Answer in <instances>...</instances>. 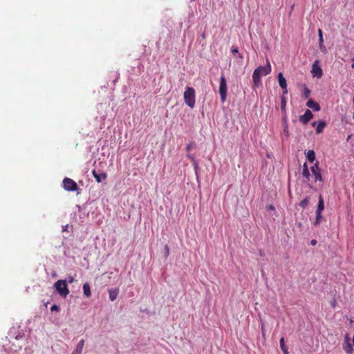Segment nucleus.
Here are the masks:
<instances>
[{"label":"nucleus","instance_id":"aec40b11","mask_svg":"<svg viewBox=\"0 0 354 354\" xmlns=\"http://www.w3.org/2000/svg\"><path fill=\"white\" fill-rule=\"evenodd\" d=\"M343 349L347 354H352L353 353V346L351 343L344 344L343 346Z\"/></svg>","mask_w":354,"mask_h":354},{"label":"nucleus","instance_id":"39448f33","mask_svg":"<svg viewBox=\"0 0 354 354\" xmlns=\"http://www.w3.org/2000/svg\"><path fill=\"white\" fill-rule=\"evenodd\" d=\"M63 187L64 189L70 192H73L77 189V183L69 178H65L63 180Z\"/></svg>","mask_w":354,"mask_h":354},{"label":"nucleus","instance_id":"6ab92c4d","mask_svg":"<svg viewBox=\"0 0 354 354\" xmlns=\"http://www.w3.org/2000/svg\"><path fill=\"white\" fill-rule=\"evenodd\" d=\"M324 209V201L322 195L319 196L317 212H322Z\"/></svg>","mask_w":354,"mask_h":354},{"label":"nucleus","instance_id":"2f4dec72","mask_svg":"<svg viewBox=\"0 0 354 354\" xmlns=\"http://www.w3.org/2000/svg\"><path fill=\"white\" fill-rule=\"evenodd\" d=\"M348 343H351V342H350V338H349L348 334H346V336L344 337V344H348Z\"/></svg>","mask_w":354,"mask_h":354},{"label":"nucleus","instance_id":"5701e85b","mask_svg":"<svg viewBox=\"0 0 354 354\" xmlns=\"http://www.w3.org/2000/svg\"><path fill=\"white\" fill-rule=\"evenodd\" d=\"M309 203V198L308 197H306L304 199H303L300 203H299V206L301 207H302L303 209H305L308 205Z\"/></svg>","mask_w":354,"mask_h":354},{"label":"nucleus","instance_id":"cd10ccee","mask_svg":"<svg viewBox=\"0 0 354 354\" xmlns=\"http://www.w3.org/2000/svg\"><path fill=\"white\" fill-rule=\"evenodd\" d=\"M65 280L66 281V283H72L74 281V278L73 276L69 275L67 277V278Z\"/></svg>","mask_w":354,"mask_h":354},{"label":"nucleus","instance_id":"4468645a","mask_svg":"<svg viewBox=\"0 0 354 354\" xmlns=\"http://www.w3.org/2000/svg\"><path fill=\"white\" fill-rule=\"evenodd\" d=\"M302 176L306 178L307 182L310 180V174L306 162L304 163L302 167Z\"/></svg>","mask_w":354,"mask_h":354},{"label":"nucleus","instance_id":"393cba45","mask_svg":"<svg viewBox=\"0 0 354 354\" xmlns=\"http://www.w3.org/2000/svg\"><path fill=\"white\" fill-rule=\"evenodd\" d=\"M310 94V89H308L307 87H304V93H303L304 97H305V98L309 97Z\"/></svg>","mask_w":354,"mask_h":354},{"label":"nucleus","instance_id":"473e14b6","mask_svg":"<svg viewBox=\"0 0 354 354\" xmlns=\"http://www.w3.org/2000/svg\"><path fill=\"white\" fill-rule=\"evenodd\" d=\"M239 52V50L237 48H232V53L233 54L237 53Z\"/></svg>","mask_w":354,"mask_h":354},{"label":"nucleus","instance_id":"e433bc0d","mask_svg":"<svg viewBox=\"0 0 354 354\" xmlns=\"http://www.w3.org/2000/svg\"><path fill=\"white\" fill-rule=\"evenodd\" d=\"M269 209H274V207H273L272 205H270V206H269Z\"/></svg>","mask_w":354,"mask_h":354},{"label":"nucleus","instance_id":"9d476101","mask_svg":"<svg viewBox=\"0 0 354 354\" xmlns=\"http://www.w3.org/2000/svg\"><path fill=\"white\" fill-rule=\"evenodd\" d=\"M326 125V122L323 121V120L319 121L318 123H317V122H313L312 123L313 127H316L315 131H316L317 134L321 133L323 131Z\"/></svg>","mask_w":354,"mask_h":354},{"label":"nucleus","instance_id":"412c9836","mask_svg":"<svg viewBox=\"0 0 354 354\" xmlns=\"http://www.w3.org/2000/svg\"><path fill=\"white\" fill-rule=\"evenodd\" d=\"M280 343V348L281 351H283V354L288 353V348L285 345V340L283 337H281L279 341Z\"/></svg>","mask_w":354,"mask_h":354},{"label":"nucleus","instance_id":"f704fd0d","mask_svg":"<svg viewBox=\"0 0 354 354\" xmlns=\"http://www.w3.org/2000/svg\"><path fill=\"white\" fill-rule=\"evenodd\" d=\"M68 229V225H66L64 226H62V230L63 231H66Z\"/></svg>","mask_w":354,"mask_h":354},{"label":"nucleus","instance_id":"f3484780","mask_svg":"<svg viewBox=\"0 0 354 354\" xmlns=\"http://www.w3.org/2000/svg\"><path fill=\"white\" fill-rule=\"evenodd\" d=\"M306 158L309 162H313L315 160V153L313 150H308L305 152Z\"/></svg>","mask_w":354,"mask_h":354},{"label":"nucleus","instance_id":"4c0bfd02","mask_svg":"<svg viewBox=\"0 0 354 354\" xmlns=\"http://www.w3.org/2000/svg\"><path fill=\"white\" fill-rule=\"evenodd\" d=\"M287 354H289V353H287Z\"/></svg>","mask_w":354,"mask_h":354},{"label":"nucleus","instance_id":"b1692460","mask_svg":"<svg viewBox=\"0 0 354 354\" xmlns=\"http://www.w3.org/2000/svg\"><path fill=\"white\" fill-rule=\"evenodd\" d=\"M286 100L284 97H282L281 98V109L282 111H286Z\"/></svg>","mask_w":354,"mask_h":354},{"label":"nucleus","instance_id":"7ed1b4c3","mask_svg":"<svg viewBox=\"0 0 354 354\" xmlns=\"http://www.w3.org/2000/svg\"><path fill=\"white\" fill-rule=\"evenodd\" d=\"M54 288L59 293V295L63 298H66L69 294V290L68 288L66 280L59 279L57 281L54 283Z\"/></svg>","mask_w":354,"mask_h":354},{"label":"nucleus","instance_id":"f8f14e48","mask_svg":"<svg viewBox=\"0 0 354 354\" xmlns=\"http://www.w3.org/2000/svg\"><path fill=\"white\" fill-rule=\"evenodd\" d=\"M318 35H319V48L322 53H326L327 52V49H326V46L324 45L323 33H322V30L321 29L318 30Z\"/></svg>","mask_w":354,"mask_h":354},{"label":"nucleus","instance_id":"f257e3e1","mask_svg":"<svg viewBox=\"0 0 354 354\" xmlns=\"http://www.w3.org/2000/svg\"><path fill=\"white\" fill-rule=\"evenodd\" d=\"M271 72V65L268 60L266 66H261L257 68L252 74L254 87H259L261 84V77L267 75Z\"/></svg>","mask_w":354,"mask_h":354},{"label":"nucleus","instance_id":"a211bd4d","mask_svg":"<svg viewBox=\"0 0 354 354\" xmlns=\"http://www.w3.org/2000/svg\"><path fill=\"white\" fill-rule=\"evenodd\" d=\"M83 292H84V295L86 297L88 298L91 297V292L90 285L88 284V283H85L83 285Z\"/></svg>","mask_w":354,"mask_h":354},{"label":"nucleus","instance_id":"ddd939ff","mask_svg":"<svg viewBox=\"0 0 354 354\" xmlns=\"http://www.w3.org/2000/svg\"><path fill=\"white\" fill-rule=\"evenodd\" d=\"M306 106L315 111H319L320 110V106L318 103L313 100L312 99L308 100L306 103Z\"/></svg>","mask_w":354,"mask_h":354},{"label":"nucleus","instance_id":"c85d7f7f","mask_svg":"<svg viewBox=\"0 0 354 354\" xmlns=\"http://www.w3.org/2000/svg\"><path fill=\"white\" fill-rule=\"evenodd\" d=\"M164 250H165V256L166 257H167L169 256V248L167 245H166L165 246Z\"/></svg>","mask_w":354,"mask_h":354},{"label":"nucleus","instance_id":"c756f323","mask_svg":"<svg viewBox=\"0 0 354 354\" xmlns=\"http://www.w3.org/2000/svg\"><path fill=\"white\" fill-rule=\"evenodd\" d=\"M187 158H188L189 159L192 160V162H193V161H194V160H196V159H195V156H194V154H192V153H187Z\"/></svg>","mask_w":354,"mask_h":354},{"label":"nucleus","instance_id":"7c9ffc66","mask_svg":"<svg viewBox=\"0 0 354 354\" xmlns=\"http://www.w3.org/2000/svg\"><path fill=\"white\" fill-rule=\"evenodd\" d=\"M192 162H193L194 168L195 171H196L197 168H198V162L196 161V160H194V161H193Z\"/></svg>","mask_w":354,"mask_h":354},{"label":"nucleus","instance_id":"c9c22d12","mask_svg":"<svg viewBox=\"0 0 354 354\" xmlns=\"http://www.w3.org/2000/svg\"><path fill=\"white\" fill-rule=\"evenodd\" d=\"M353 63L351 64V68H354V59H353Z\"/></svg>","mask_w":354,"mask_h":354},{"label":"nucleus","instance_id":"20e7f679","mask_svg":"<svg viewBox=\"0 0 354 354\" xmlns=\"http://www.w3.org/2000/svg\"><path fill=\"white\" fill-rule=\"evenodd\" d=\"M227 81L224 75H221L219 82V94L221 96V100L223 103L226 101L227 99Z\"/></svg>","mask_w":354,"mask_h":354},{"label":"nucleus","instance_id":"dca6fc26","mask_svg":"<svg viewBox=\"0 0 354 354\" xmlns=\"http://www.w3.org/2000/svg\"><path fill=\"white\" fill-rule=\"evenodd\" d=\"M84 346V340L81 339L78 342L75 350L73 352L72 354H81L83 351Z\"/></svg>","mask_w":354,"mask_h":354},{"label":"nucleus","instance_id":"1a4fd4ad","mask_svg":"<svg viewBox=\"0 0 354 354\" xmlns=\"http://www.w3.org/2000/svg\"><path fill=\"white\" fill-rule=\"evenodd\" d=\"M278 82H279L280 87L283 90V94H287L288 93V89H287L286 80L285 79V77H283V74L281 73H279L278 74Z\"/></svg>","mask_w":354,"mask_h":354},{"label":"nucleus","instance_id":"2eb2a0df","mask_svg":"<svg viewBox=\"0 0 354 354\" xmlns=\"http://www.w3.org/2000/svg\"><path fill=\"white\" fill-rule=\"evenodd\" d=\"M118 293H119V290L118 288L109 290V299L111 301H115L118 295Z\"/></svg>","mask_w":354,"mask_h":354},{"label":"nucleus","instance_id":"6e6552de","mask_svg":"<svg viewBox=\"0 0 354 354\" xmlns=\"http://www.w3.org/2000/svg\"><path fill=\"white\" fill-rule=\"evenodd\" d=\"M313 118V114L310 110L306 109L304 114L299 116V121L304 124H308L310 120Z\"/></svg>","mask_w":354,"mask_h":354},{"label":"nucleus","instance_id":"423d86ee","mask_svg":"<svg viewBox=\"0 0 354 354\" xmlns=\"http://www.w3.org/2000/svg\"><path fill=\"white\" fill-rule=\"evenodd\" d=\"M319 63V60H315L313 62L311 68V73L314 77L321 78L323 75V71Z\"/></svg>","mask_w":354,"mask_h":354},{"label":"nucleus","instance_id":"f03ea898","mask_svg":"<svg viewBox=\"0 0 354 354\" xmlns=\"http://www.w3.org/2000/svg\"><path fill=\"white\" fill-rule=\"evenodd\" d=\"M183 97L185 104L191 109H193L195 106L196 102V93L194 88L187 86L183 94Z\"/></svg>","mask_w":354,"mask_h":354},{"label":"nucleus","instance_id":"bb28decb","mask_svg":"<svg viewBox=\"0 0 354 354\" xmlns=\"http://www.w3.org/2000/svg\"><path fill=\"white\" fill-rule=\"evenodd\" d=\"M50 310L51 311H57V312H59L60 310V308L59 306L56 305V304H54L51 306L50 308Z\"/></svg>","mask_w":354,"mask_h":354},{"label":"nucleus","instance_id":"4be33fe9","mask_svg":"<svg viewBox=\"0 0 354 354\" xmlns=\"http://www.w3.org/2000/svg\"><path fill=\"white\" fill-rule=\"evenodd\" d=\"M322 218V212H317L316 211V217L315 221L314 222L315 225H318Z\"/></svg>","mask_w":354,"mask_h":354},{"label":"nucleus","instance_id":"0eeeda50","mask_svg":"<svg viewBox=\"0 0 354 354\" xmlns=\"http://www.w3.org/2000/svg\"><path fill=\"white\" fill-rule=\"evenodd\" d=\"M310 170L313 173V176L315 178V181H323V178L321 174V169L319 167L318 162H316L313 166L310 167Z\"/></svg>","mask_w":354,"mask_h":354},{"label":"nucleus","instance_id":"9b49d317","mask_svg":"<svg viewBox=\"0 0 354 354\" xmlns=\"http://www.w3.org/2000/svg\"><path fill=\"white\" fill-rule=\"evenodd\" d=\"M92 174L97 183H101L103 180H106L107 178V175L106 173L98 174L95 169L92 171Z\"/></svg>","mask_w":354,"mask_h":354},{"label":"nucleus","instance_id":"a878e982","mask_svg":"<svg viewBox=\"0 0 354 354\" xmlns=\"http://www.w3.org/2000/svg\"><path fill=\"white\" fill-rule=\"evenodd\" d=\"M195 146H196L195 142H193L189 143L186 147V151L187 152H189L193 147H195Z\"/></svg>","mask_w":354,"mask_h":354},{"label":"nucleus","instance_id":"72a5a7b5","mask_svg":"<svg viewBox=\"0 0 354 354\" xmlns=\"http://www.w3.org/2000/svg\"><path fill=\"white\" fill-rule=\"evenodd\" d=\"M310 243H311L312 245H315L316 243H317V241L313 239V240L311 241Z\"/></svg>","mask_w":354,"mask_h":354}]
</instances>
